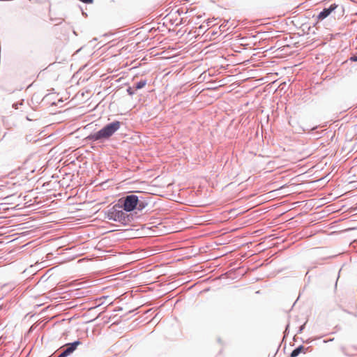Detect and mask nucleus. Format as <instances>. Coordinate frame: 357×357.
Listing matches in <instances>:
<instances>
[{
  "mask_svg": "<svg viewBox=\"0 0 357 357\" xmlns=\"http://www.w3.org/2000/svg\"><path fill=\"white\" fill-rule=\"evenodd\" d=\"M304 328H305V324L300 326L299 330H298V333H302V331L304 329Z\"/></svg>",
  "mask_w": 357,
  "mask_h": 357,
  "instance_id": "9d476101",
  "label": "nucleus"
},
{
  "mask_svg": "<svg viewBox=\"0 0 357 357\" xmlns=\"http://www.w3.org/2000/svg\"><path fill=\"white\" fill-rule=\"evenodd\" d=\"M128 213L123 209L121 204H117L107 211V218L123 225H128L134 220V215Z\"/></svg>",
  "mask_w": 357,
  "mask_h": 357,
  "instance_id": "7ed1b4c3",
  "label": "nucleus"
},
{
  "mask_svg": "<svg viewBox=\"0 0 357 357\" xmlns=\"http://www.w3.org/2000/svg\"><path fill=\"white\" fill-rule=\"evenodd\" d=\"M127 92L128 93L129 95L130 96H132L135 93L134 90L131 88V87H128L127 89Z\"/></svg>",
  "mask_w": 357,
  "mask_h": 357,
  "instance_id": "1a4fd4ad",
  "label": "nucleus"
},
{
  "mask_svg": "<svg viewBox=\"0 0 357 357\" xmlns=\"http://www.w3.org/2000/svg\"><path fill=\"white\" fill-rule=\"evenodd\" d=\"M307 349L308 348H305L303 345H300L291 351L290 357H297L301 352L306 353Z\"/></svg>",
  "mask_w": 357,
  "mask_h": 357,
  "instance_id": "423d86ee",
  "label": "nucleus"
},
{
  "mask_svg": "<svg viewBox=\"0 0 357 357\" xmlns=\"http://www.w3.org/2000/svg\"><path fill=\"white\" fill-rule=\"evenodd\" d=\"M81 344H82V342L79 340L75 341L72 343H68L66 345V347L65 348V349H66V351H69L70 354H72L74 351H75L77 347L79 345H80Z\"/></svg>",
  "mask_w": 357,
  "mask_h": 357,
  "instance_id": "39448f33",
  "label": "nucleus"
},
{
  "mask_svg": "<svg viewBox=\"0 0 357 357\" xmlns=\"http://www.w3.org/2000/svg\"><path fill=\"white\" fill-rule=\"evenodd\" d=\"M121 125V122L114 121L105 125L100 130L90 134L86 139L90 142H103L109 139L117 130H119Z\"/></svg>",
  "mask_w": 357,
  "mask_h": 357,
  "instance_id": "f03ea898",
  "label": "nucleus"
},
{
  "mask_svg": "<svg viewBox=\"0 0 357 357\" xmlns=\"http://www.w3.org/2000/svg\"><path fill=\"white\" fill-rule=\"evenodd\" d=\"M63 356V354L61 352L56 357H65V356Z\"/></svg>",
  "mask_w": 357,
  "mask_h": 357,
  "instance_id": "4468645a",
  "label": "nucleus"
},
{
  "mask_svg": "<svg viewBox=\"0 0 357 357\" xmlns=\"http://www.w3.org/2000/svg\"><path fill=\"white\" fill-rule=\"evenodd\" d=\"M122 202L123 209L126 212H132L134 210L142 211L150 203V197L137 196L136 195H129L121 199Z\"/></svg>",
  "mask_w": 357,
  "mask_h": 357,
  "instance_id": "f257e3e1",
  "label": "nucleus"
},
{
  "mask_svg": "<svg viewBox=\"0 0 357 357\" xmlns=\"http://www.w3.org/2000/svg\"><path fill=\"white\" fill-rule=\"evenodd\" d=\"M63 356V354L61 352L56 357H65V356Z\"/></svg>",
  "mask_w": 357,
  "mask_h": 357,
  "instance_id": "f8f14e48",
  "label": "nucleus"
},
{
  "mask_svg": "<svg viewBox=\"0 0 357 357\" xmlns=\"http://www.w3.org/2000/svg\"><path fill=\"white\" fill-rule=\"evenodd\" d=\"M337 6L335 3L331 4L328 8H324L318 15L317 18L322 20L326 18L333 10L336 9Z\"/></svg>",
  "mask_w": 357,
  "mask_h": 357,
  "instance_id": "20e7f679",
  "label": "nucleus"
},
{
  "mask_svg": "<svg viewBox=\"0 0 357 357\" xmlns=\"http://www.w3.org/2000/svg\"><path fill=\"white\" fill-rule=\"evenodd\" d=\"M351 59L354 61H357V56H354L351 58Z\"/></svg>",
  "mask_w": 357,
  "mask_h": 357,
  "instance_id": "9b49d317",
  "label": "nucleus"
},
{
  "mask_svg": "<svg viewBox=\"0 0 357 357\" xmlns=\"http://www.w3.org/2000/svg\"><path fill=\"white\" fill-rule=\"evenodd\" d=\"M63 356V354L61 352L56 357H65V356Z\"/></svg>",
  "mask_w": 357,
  "mask_h": 357,
  "instance_id": "ddd939ff",
  "label": "nucleus"
},
{
  "mask_svg": "<svg viewBox=\"0 0 357 357\" xmlns=\"http://www.w3.org/2000/svg\"><path fill=\"white\" fill-rule=\"evenodd\" d=\"M61 353L63 354L62 356H65V357H67L71 354H70L69 351H66V349H65L61 351Z\"/></svg>",
  "mask_w": 357,
  "mask_h": 357,
  "instance_id": "6e6552de",
  "label": "nucleus"
},
{
  "mask_svg": "<svg viewBox=\"0 0 357 357\" xmlns=\"http://www.w3.org/2000/svg\"><path fill=\"white\" fill-rule=\"evenodd\" d=\"M146 84V80L142 79L135 84V89H141Z\"/></svg>",
  "mask_w": 357,
  "mask_h": 357,
  "instance_id": "0eeeda50",
  "label": "nucleus"
}]
</instances>
